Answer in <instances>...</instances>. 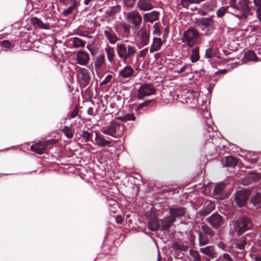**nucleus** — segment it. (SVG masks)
Listing matches in <instances>:
<instances>
[{
	"instance_id": "45",
	"label": "nucleus",
	"mask_w": 261,
	"mask_h": 261,
	"mask_svg": "<svg viewBox=\"0 0 261 261\" xmlns=\"http://www.w3.org/2000/svg\"><path fill=\"white\" fill-rule=\"evenodd\" d=\"M228 8H230L229 6L228 7H221L218 9L217 11V16L218 17H222L227 12Z\"/></svg>"
},
{
	"instance_id": "30",
	"label": "nucleus",
	"mask_w": 261,
	"mask_h": 261,
	"mask_svg": "<svg viewBox=\"0 0 261 261\" xmlns=\"http://www.w3.org/2000/svg\"><path fill=\"white\" fill-rule=\"evenodd\" d=\"M116 119L123 122H125L128 121H135L136 118L134 114L127 113L124 116L117 117Z\"/></svg>"
},
{
	"instance_id": "29",
	"label": "nucleus",
	"mask_w": 261,
	"mask_h": 261,
	"mask_svg": "<svg viewBox=\"0 0 261 261\" xmlns=\"http://www.w3.org/2000/svg\"><path fill=\"white\" fill-rule=\"evenodd\" d=\"M107 204L109 210L113 213H115L118 207V202L113 199H110L108 200Z\"/></svg>"
},
{
	"instance_id": "50",
	"label": "nucleus",
	"mask_w": 261,
	"mask_h": 261,
	"mask_svg": "<svg viewBox=\"0 0 261 261\" xmlns=\"http://www.w3.org/2000/svg\"><path fill=\"white\" fill-rule=\"evenodd\" d=\"M252 182L251 180V179L248 174L246 176H245L241 179V183L242 184V185L244 186L249 185L251 184Z\"/></svg>"
},
{
	"instance_id": "34",
	"label": "nucleus",
	"mask_w": 261,
	"mask_h": 261,
	"mask_svg": "<svg viewBox=\"0 0 261 261\" xmlns=\"http://www.w3.org/2000/svg\"><path fill=\"white\" fill-rule=\"evenodd\" d=\"M190 59L192 63H195L199 60V48L198 47H196L192 49Z\"/></svg>"
},
{
	"instance_id": "40",
	"label": "nucleus",
	"mask_w": 261,
	"mask_h": 261,
	"mask_svg": "<svg viewBox=\"0 0 261 261\" xmlns=\"http://www.w3.org/2000/svg\"><path fill=\"white\" fill-rule=\"evenodd\" d=\"M82 80L84 82L85 84H88L90 79L89 72L86 69L83 70L81 71Z\"/></svg>"
},
{
	"instance_id": "7",
	"label": "nucleus",
	"mask_w": 261,
	"mask_h": 261,
	"mask_svg": "<svg viewBox=\"0 0 261 261\" xmlns=\"http://www.w3.org/2000/svg\"><path fill=\"white\" fill-rule=\"evenodd\" d=\"M126 20L133 29H136L141 24L142 18L139 12L136 10H134L127 13Z\"/></svg>"
},
{
	"instance_id": "62",
	"label": "nucleus",
	"mask_w": 261,
	"mask_h": 261,
	"mask_svg": "<svg viewBox=\"0 0 261 261\" xmlns=\"http://www.w3.org/2000/svg\"><path fill=\"white\" fill-rule=\"evenodd\" d=\"M187 64H185L182 67H181L179 70H177L176 71V72L178 73H181L182 72H183L186 68H187Z\"/></svg>"
},
{
	"instance_id": "51",
	"label": "nucleus",
	"mask_w": 261,
	"mask_h": 261,
	"mask_svg": "<svg viewBox=\"0 0 261 261\" xmlns=\"http://www.w3.org/2000/svg\"><path fill=\"white\" fill-rule=\"evenodd\" d=\"M57 142V140L55 139H48L44 142H42L43 144L44 145L45 148L46 149V147L50 145H53L56 144Z\"/></svg>"
},
{
	"instance_id": "56",
	"label": "nucleus",
	"mask_w": 261,
	"mask_h": 261,
	"mask_svg": "<svg viewBox=\"0 0 261 261\" xmlns=\"http://www.w3.org/2000/svg\"><path fill=\"white\" fill-rule=\"evenodd\" d=\"M122 28L125 33H128L130 31V24L123 23L122 25Z\"/></svg>"
},
{
	"instance_id": "14",
	"label": "nucleus",
	"mask_w": 261,
	"mask_h": 261,
	"mask_svg": "<svg viewBox=\"0 0 261 261\" xmlns=\"http://www.w3.org/2000/svg\"><path fill=\"white\" fill-rule=\"evenodd\" d=\"M169 210V216L175 220L176 218L184 216L185 213L184 208L180 206L170 207Z\"/></svg>"
},
{
	"instance_id": "54",
	"label": "nucleus",
	"mask_w": 261,
	"mask_h": 261,
	"mask_svg": "<svg viewBox=\"0 0 261 261\" xmlns=\"http://www.w3.org/2000/svg\"><path fill=\"white\" fill-rule=\"evenodd\" d=\"M153 28L154 29V31H153V33L154 34H157L158 35H160V31L159 30V25L158 24V23H157V22L155 23L153 25Z\"/></svg>"
},
{
	"instance_id": "61",
	"label": "nucleus",
	"mask_w": 261,
	"mask_h": 261,
	"mask_svg": "<svg viewBox=\"0 0 261 261\" xmlns=\"http://www.w3.org/2000/svg\"><path fill=\"white\" fill-rule=\"evenodd\" d=\"M148 51V48H146L140 51L139 56L144 57Z\"/></svg>"
},
{
	"instance_id": "59",
	"label": "nucleus",
	"mask_w": 261,
	"mask_h": 261,
	"mask_svg": "<svg viewBox=\"0 0 261 261\" xmlns=\"http://www.w3.org/2000/svg\"><path fill=\"white\" fill-rule=\"evenodd\" d=\"M222 256L227 261H233L230 255L227 253H223Z\"/></svg>"
},
{
	"instance_id": "4",
	"label": "nucleus",
	"mask_w": 261,
	"mask_h": 261,
	"mask_svg": "<svg viewBox=\"0 0 261 261\" xmlns=\"http://www.w3.org/2000/svg\"><path fill=\"white\" fill-rule=\"evenodd\" d=\"M254 236V233L249 232L234 240L233 243L234 248L241 250L240 253L243 256H245L247 254V251H246V247L251 245Z\"/></svg>"
},
{
	"instance_id": "55",
	"label": "nucleus",
	"mask_w": 261,
	"mask_h": 261,
	"mask_svg": "<svg viewBox=\"0 0 261 261\" xmlns=\"http://www.w3.org/2000/svg\"><path fill=\"white\" fill-rule=\"evenodd\" d=\"M217 245H218V247L219 248H220L221 249H222V250H223L224 251H227V249H226L227 246H226V244L224 243V242H220L218 243Z\"/></svg>"
},
{
	"instance_id": "9",
	"label": "nucleus",
	"mask_w": 261,
	"mask_h": 261,
	"mask_svg": "<svg viewBox=\"0 0 261 261\" xmlns=\"http://www.w3.org/2000/svg\"><path fill=\"white\" fill-rule=\"evenodd\" d=\"M206 221L213 228L216 229L222 227L224 223V218L217 212L206 218Z\"/></svg>"
},
{
	"instance_id": "31",
	"label": "nucleus",
	"mask_w": 261,
	"mask_h": 261,
	"mask_svg": "<svg viewBox=\"0 0 261 261\" xmlns=\"http://www.w3.org/2000/svg\"><path fill=\"white\" fill-rule=\"evenodd\" d=\"M171 247L174 250H178L181 251L186 252L188 249L187 245L181 244L178 243L177 242H173L171 244Z\"/></svg>"
},
{
	"instance_id": "32",
	"label": "nucleus",
	"mask_w": 261,
	"mask_h": 261,
	"mask_svg": "<svg viewBox=\"0 0 261 261\" xmlns=\"http://www.w3.org/2000/svg\"><path fill=\"white\" fill-rule=\"evenodd\" d=\"M70 41L75 48L83 47L85 45V41L78 37L71 38Z\"/></svg>"
},
{
	"instance_id": "19",
	"label": "nucleus",
	"mask_w": 261,
	"mask_h": 261,
	"mask_svg": "<svg viewBox=\"0 0 261 261\" xmlns=\"http://www.w3.org/2000/svg\"><path fill=\"white\" fill-rule=\"evenodd\" d=\"M225 185L223 183L217 184L214 189V195L216 198L222 199L224 194Z\"/></svg>"
},
{
	"instance_id": "18",
	"label": "nucleus",
	"mask_w": 261,
	"mask_h": 261,
	"mask_svg": "<svg viewBox=\"0 0 261 261\" xmlns=\"http://www.w3.org/2000/svg\"><path fill=\"white\" fill-rule=\"evenodd\" d=\"M249 202L256 209L260 208L261 207V193L256 192L251 197Z\"/></svg>"
},
{
	"instance_id": "16",
	"label": "nucleus",
	"mask_w": 261,
	"mask_h": 261,
	"mask_svg": "<svg viewBox=\"0 0 261 261\" xmlns=\"http://www.w3.org/2000/svg\"><path fill=\"white\" fill-rule=\"evenodd\" d=\"M77 63L81 65H85L87 64L89 60V55L87 53L80 51L76 55Z\"/></svg>"
},
{
	"instance_id": "6",
	"label": "nucleus",
	"mask_w": 261,
	"mask_h": 261,
	"mask_svg": "<svg viewBox=\"0 0 261 261\" xmlns=\"http://www.w3.org/2000/svg\"><path fill=\"white\" fill-rule=\"evenodd\" d=\"M199 37L198 31L193 28H190L184 33L181 41L189 47H192L197 44Z\"/></svg>"
},
{
	"instance_id": "41",
	"label": "nucleus",
	"mask_w": 261,
	"mask_h": 261,
	"mask_svg": "<svg viewBox=\"0 0 261 261\" xmlns=\"http://www.w3.org/2000/svg\"><path fill=\"white\" fill-rule=\"evenodd\" d=\"M197 233L198 234V240L199 244L200 246H204L208 243V240L207 238H205V237L202 234V233L197 231Z\"/></svg>"
},
{
	"instance_id": "13",
	"label": "nucleus",
	"mask_w": 261,
	"mask_h": 261,
	"mask_svg": "<svg viewBox=\"0 0 261 261\" xmlns=\"http://www.w3.org/2000/svg\"><path fill=\"white\" fill-rule=\"evenodd\" d=\"M174 221L175 220H173V218L170 217L169 215L160 219V230L162 231L169 230Z\"/></svg>"
},
{
	"instance_id": "43",
	"label": "nucleus",
	"mask_w": 261,
	"mask_h": 261,
	"mask_svg": "<svg viewBox=\"0 0 261 261\" xmlns=\"http://www.w3.org/2000/svg\"><path fill=\"white\" fill-rule=\"evenodd\" d=\"M93 133L89 132L87 130H83L82 134L81 135V137L85 142H88L90 140V138L92 136Z\"/></svg>"
},
{
	"instance_id": "17",
	"label": "nucleus",
	"mask_w": 261,
	"mask_h": 261,
	"mask_svg": "<svg viewBox=\"0 0 261 261\" xmlns=\"http://www.w3.org/2000/svg\"><path fill=\"white\" fill-rule=\"evenodd\" d=\"M148 228L150 230L155 231L159 229L160 230V220L156 217H151L149 218L148 222Z\"/></svg>"
},
{
	"instance_id": "33",
	"label": "nucleus",
	"mask_w": 261,
	"mask_h": 261,
	"mask_svg": "<svg viewBox=\"0 0 261 261\" xmlns=\"http://www.w3.org/2000/svg\"><path fill=\"white\" fill-rule=\"evenodd\" d=\"M31 21L33 24L36 25L41 29H48L47 25L44 24L39 18H37V17H32L31 19Z\"/></svg>"
},
{
	"instance_id": "28",
	"label": "nucleus",
	"mask_w": 261,
	"mask_h": 261,
	"mask_svg": "<svg viewBox=\"0 0 261 261\" xmlns=\"http://www.w3.org/2000/svg\"><path fill=\"white\" fill-rule=\"evenodd\" d=\"M95 143L97 145L100 147H105L109 146L110 144V141L106 140L101 136H99L97 133H95Z\"/></svg>"
},
{
	"instance_id": "64",
	"label": "nucleus",
	"mask_w": 261,
	"mask_h": 261,
	"mask_svg": "<svg viewBox=\"0 0 261 261\" xmlns=\"http://www.w3.org/2000/svg\"><path fill=\"white\" fill-rule=\"evenodd\" d=\"M168 33H169V30H168V28L167 27L164 30V32L163 35V37L164 38H166L168 35Z\"/></svg>"
},
{
	"instance_id": "42",
	"label": "nucleus",
	"mask_w": 261,
	"mask_h": 261,
	"mask_svg": "<svg viewBox=\"0 0 261 261\" xmlns=\"http://www.w3.org/2000/svg\"><path fill=\"white\" fill-rule=\"evenodd\" d=\"M201 228L205 234L207 235L210 237L214 236L215 233L214 231L208 226L206 225H203L202 226Z\"/></svg>"
},
{
	"instance_id": "46",
	"label": "nucleus",
	"mask_w": 261,
	"mask_h": 261,
	"mask_svg": "<svg viewBox=\"0 0 261 261\" xmlns=\"http://www.w3.org/2000/svg\"><path fill=\"white\" fill-rule=\"evenodd\" d=\"M190 255L193 258V261H201L200 255L198 251L196 250H190Z\"/></svg>"
},
{
	"instance_id": "26",
	"label": "nucleus",
	"mask_w": 261,
	"mask_h": 261,
	"mask_svg": "<svg viewBox=\"0 0 261 261\" xmlns=\"http://www.w3.org/2000/svg\"><path fill=\"white\" fill-rule=\"evenodd\" d=\"M238 161L236 158L232 155H228L223 161V165L225 167H232L237 165Z\"/></svg>"
},
{
	"instance_id": "22",
	"label": "nucleus",
	"mask_w": 261,
	"mask_h": 261,
	"mask_svg": "<svg viewBox=\"0 0 261 261\" xmlns=\"http://www.w3.org/2000/svg\"><path fill=\"white\" fill-rule=\"evenodd\" d=\"M30 149L38 154H43L46 151L42 142L32 145Z\"/></svg>"
},
{
	"instance_id": "39",
	"label": "nucleus",
	"mask_w": 261,
	"mask_h": 261,
	"mask_svg": "<svg viewBox=\"0 0 261 261\" xmlns=\"http://www.w3.org/2000/svg\"><path fill=\"white\" fill-rule=\"evenodd\" d=\"M0 47L2 48V49L0 50H7L8 49L10 48H13V45L11 44L10 42L8 40H5L2 41H0Z\"/></svg>"
},
{
	"instance_id": "63",
	"label": "nucleus",
	"mask_w": 261,
	"mask_h": 261,
	"mask_svg": "<svg viewBox=\"0 0 261 261\" xmlns=\"http://www.w3.org/2000/svg\"><path fill=\"white\" fill-rule=\"evenodd\" d=\"M187 1H189V0H181V5L183 7L187 8L188 7V5L187 4Z\"/></svg>"
},
{
	"instance_id": "38",
	"label": "nucleus",
	"mask_w": 261,
	"mask_h": 261,
	"mask_svg": "<svg viewBox=\"0 0 261 261\" xmlns=\"http://www.w3.org/2000/svg\"><path fill=\"white\" fill-rule=\"evenodd\" d=\"M212 120L210 119H208L206 121V129L207 132V134H205L206 136H208L211 139L213 138L214 137V132L215 131L214 128L211 126L210 124L208 123L210 122H211Z\"/></svg>"
},
{
	"instance_id": "35",
	"label": "nucleus",
	"mask_w": 261,
	"mask_h": 261,
	"mask_svg": "<svg viewBox=\"0 0 261 261\" xmlns=\"http://www.w3.org/2000/svg\"><path fill=\"white\" fill-rule=\"evenodd\" d=\"M77 1L73 0V3L66 9H65L63 11V14L64 16H67L69 14H71L73 11L75 9L76 5H77Z\"/></svg>"
},
{
	"instance_id": "1",
	"label": "nucleus",
	"mask_w": 261,
	"mask_h": 261,
	"mask_svg": "<svg viewBox=\"0 0 261 261\" xmlns=\"http://www.w3.org/2000/svg\"><path fill=\"white\" fill-rule=\"evenodd\" d=\"M229 226V234L233 237L234 234H236L237 237H240L247 231L253 229L254 225L251 218L243 215L231 220Z\"/></svg>"
},
{
	"instance_id": "15",
	"label": "nucleus",
	"mask_w": 261,
	"mask_h": 261,
	"mask_svg": "<svg viewBox=\"0 0 261 261\" xmlns=\"http://www.w3.org/2000/svg\"><path fill=\"white\" fill-rule=\"evenodd\" d=\"M159 12L157 11H152L143 15V20L145 22L152 23L159 19Z\"/></svg>"
},
{
	"instance_id": "37",
	"label": "nucleus",
	"mask_w": 261,
	"mask_h": 261,
	"mask_svg": "<svg viewBox=\"0 0 261 261\" xmlns=\"http://www.w3.org/2000/svg\"><path fill=\"white\" fill-rule=\"evenodd\" d=\"M248 174L252 182H256L261 179L260 174L254 171H249Z\"/></svg>"
},
{
	"instance_id": "21",
	"label": "nucleus",
	"mask_w": 261,
	"mask_h": 261,
	"mask_svg": "<svg viewBox=\"0 0 261 261\" xmlns=\"http://www.w3.org/2000/svg\"><path fill=\"white\" fill-rule=\"evenodd\" d=\"M163 45V41L160 38L154 37L151 46L150 47V52H153L159 50Z\"/></svg>"
},
{
	"instance_id": "49",
	"label": "nucleus",
	"mask_w": 261,
	"mask_h": 261,
	"mask_svg": "<svg viewBox=\"0 0 261 261\" xmlns=\"http://www.w3.org/2000/svg\"><path fill=\"white\" fill-rule=\"evenodd\" d=\"M215 55V53L212 48H208L205 50V56L207 58H212Z\"/></svg>"
},
{
	"instance_id": "8",
	"label": "nucleus",
	"mask_w": 261,
	"mask_h": 261,
	"mask_svg": "<svg viewBox=\"0 0 261 261\" xmlns=\"http://www.w3.org/2000/svg\"><path fill=\"white\" fill-rule=\"evenodd\" d=\"M236 205L239 207H242L247 204L248 198L249 193L247 191L242 190L236 191L233 196Z\"/></svg>"
},
{
	"instance_id": "47",
	"label": "nucleus",
	"mask_w": 261,
	"mask_h": 261,
	"mask_svg": "<svg viewBox=\"0 0 261 261\" xmlns=\"http://www.w3.org/2000/svg\"><path fill=\"white\" fill-rule=\"evenodd\" d=\"M63 133L65 135L66 137L68 139H71L73 137V133L68 126H65L62 129Z\"/></svg>"
},
{
	"instance_id": "60",
	"label": "nucleus",
	"mask_w": 261,
	"mask_h": 261,
	"mask_svg": "<svg viewBox=\"0 0 261 261\" xmlns=\"http://www.w3.org/2000/svg\"><path fill=\"white\" fill-rule=\"evenodd\" d=\"M228 70L226 69H223L219 70L215 72V75H218L220 73L223 74L226 73L228 71Z\"/></svg>"
},
{
	"instance_id": "36",
	"label": "nucleus",
	"mask_w": 261,
	"mask_h": 261,
	"mask_svg": "<svg viewBox=\"0 0 261 261\" xmlns=\"http://www.w3.org/2000/svg\"><path fill=\"white\" fill-rule=\"evenodd\" d=\"M105 62V56L100 54L97 56L94 62V66L96 69H99Z\"/></svg>"
},
{
	"instance_id": "24",
	"label": "nucleus",
	"mask_w": 261,
	"mask_h": 261,
	"mask_svg": "<svg viewBox=\"0 0 261 261\" xmlns=\"http://www.w3.org/2000/svg\"><path fill=\"white\" fill-rule=\"evenodd\" d=\"M140 41L143 46L148 44L149 40V33L145 30H141L140 31Z\"/></svg>"
},
{
	"instance_id": "23",
	"label": "nucleus",
	"mask_w": 261,
	"mask_h": 261,
	"mask_svg": "<svg viewBox=\"0 0 261 261\" xmlns=\"http://www.w3.org/2000/svg\"><path fill=\"white\" fill-rule=\"evenodd\" d=\"M200 251L204 254L214 258L216 257V252L215 247L213 246H208L199 249Z\"/></svg>"
},
{
	"instance_id": "12",
	"label": "nucleus",
	"mask_w": 261,
	"mask_h": 261,
	"mask_svg": "<svg viewBox=\"0 0 261 261\" xmlns=\"http://www.w3.org/2000/svg\"><path fill=\"white\" fill-rule=\"evenodd\" d=\"M119 127L120 125L118 123L115 122H111L103 128L101 132L104 134L116 137V132Z\"/></svg>"
},
{
	"instance_id": "44",
	"label": "nucleus",
	"mask_w": 261,
	"mask_h": 261,
	"mask_svg": "<svg viewBox=\"0 0 261 261\" xmlns=\"http://www.w3.org/2000/svg\"><path fill=\"white\" fill-rule=\"evenodd\" d=\"M106 51L107 53L109 61L111 63H112L115 55L114 49L112 48H106Z\"/></svg>"
},
{
	"instance_id": "2",
	"label": "nucleus",
	"mask_w": 261,
	"mask_h": 261,
	"mask_svg": "<svg viewBox=\"0 0 261 261\" xmlns=\"http://www.w3.org/2000/svg\"><path fill=\"white\" fill-rule=\"evenodd\" d=\"M249 0H229V7L232 10V14L239 19H244L251 15L249 7Z\"/></svg>"
},
{
	"instance_id": "52",
	"label": "nucleus",
	"mask_w": 261,
	"mask_h": 261,
	"mask_svg": "<svg viewBox=\"0 0 261 261\" xmlns=\"http://www.w3.org/2000/svg\"><path fill=\"white\" fill-rule=\"evenodd\" d=\"M112 78V76L111 74H108L106 76V77L105 78L104 80H103L100 84V86H103L106 85L107 83H108L111 80Z\"/></svg>"
},
{
	"instance_id": "53",
	"label": "nucleus",
	"mask_w": 261,
	"mask_h": 261,
	"mask_svg": "<svg viewBox=\"0 0 261 261\" xmlns=\"http://www.w3.org/2000/svg\"><path fill=\"white\" fill-rule=\"evenodd\" d=\"M152 100H145L144 101V102L141 103H139L136 110V111H137L138 110H140L141 109H142L143 108L147 106L151 101H152Z\"/></svg>"
},
{
	"instance_id": "11",
	"label": "nucleus",
	"mask_w": 261,
	"mask_h": 261,
	"mask_svg": "<svg viewBox=\"0 0 261 261\" xmlns=\"http://www.w3.org/2000/svg\"><path fill=\"white\" fill-rule=\"evenodd\" d=\"M155 8L154 0H137L136 8L140 11H150Z\"/></svg>"
},
{
	"instance_id": "57",
	"label": "nucleus",
	"mask_w": 261,
	"mask_h": 261,
	"mask_svg": "<svg viewBox=\"0 0 261 261\" xmlns=\"http://www.w3.org/2000/svg\"><path fill=\"white\" fill-rule=\"evenodd\" d=\"M78 112H79V109L76 107H75L70 114V118H75L77 116Z\"/></svg>"
},
{
	"instance_id": "58",
	"label": "nucleus",
	"mask_w": 261,
	"mask_h": 261,
	"mask_svg": "<svg viewBox=\"0 0 261 261\" xmlns=\"http://www.w3.org/2000/svg\"><path fill=\"white\" fill-rule=\"evenodd\" d=\"M254 6L257 8V10L261 9V0H253Z\"/></svg>"
},
{
	"instance_id": "27",
	"label": "nucleus",
	"mask_w": 261,
	"mask_h": 261,
	"mask_svg": "<svg viewBox=\"0 0 261 261\" xmlns=\"http://www.w3.org/2000/svg\"><path fill=\"white\" fill-rule=\"evenodd\" d=\"M214 204L212 203H208L204 205L202 208L199 211V215L201 216H206L208 215L214 209Z\"/></svg>"
},
{
	"instance_id": "5",
	"label": "nucleus",
	"mask_w": 261,
	"mask_h": 261,
	"mask_svg": "<svg viewBox=\"0 0 261 261\" xmlns=\"http://www.w3.org/2000/svg\"><path fill=\"white\" fill-rule=\"evenodd\" d=\"M116 51L123 63H127V60L134 56L136 51L135 47L124 43L117 44Z\"/></svg>"
},
{
	"instance_id": "20",
	"label": "nucleus",
	"mask_w": 261,
	"mask_h": 261,
	"mask_svg": "<svg viewBox=\"0 0 261 261\" xmlns=\"http://www.w3.org/2000/svg\"><path fill=\"white\" fill-rule=\"evenodd\" d=\"M134 72V70L130 66H126L119 71V76L122 79L129 78L133 75Z\"/></svg>"
},
{
	"instance_id": "25",
	"label": "nucleus",
	"mask_w": 261,
	"mask_h": 261,
	"mask_svg": "<svg viewBox=\"0 0 261 261\" xmlns=\"http://www.w3.org/2000/svg\"><path fill=\"white\" fill-rule=\"evenodd\" d=\"M258 60V58L252 50H248L246 51L244 55L242 60L244 63L247 62L248 61H256Z\"/></svg>"
},
{
	"instance_id": "3",
	"label": "nucleus",
	"mask_w": 261,
	"mask_h": 261,
	"mask_svg": "<svg viewBox=\"0 0 261 261\" xmlns=\"http://www.w3.org/2000/svg\"><path fill=\"white\" fill-rule=\"evenodd\" d=\"M214 17V15H212L196 19L195 24L203 32V35L205 37L211 36L216 29Z\"/></svg>"
},
{
	"instance_id": "10",
	"label": "nucleus",
	"mask_w": 261,
	"mask_h": 261,
	"mask_svg": "<svg viewBox=\"0 0 261 261\" xmlns=\"http://www.w3.org/2000/svg\"><path fill=\"white\" fill-rule=\"evenodd\" d=\"M156 92V89L150 83H146L142 85L138 90V98L142 99L145 96L153 95Z\"/></svg>"
},
{
	"instance_id": "48",
	"label": "nucleus",
	"mask_w": 261,
	"mask_h": 261,
	"mask_svg": "<svg viewBox=\"0 0 261 261\" xmlns=\"http://www.w3.org/2000/svg\"><path fill=\"white\" fill-rule=\"evenodd\" d=\"M121 10V7L119 5H116L114 6L110 7L109 10V14L110 15H114L119 12Z\"/></svg>"
}]
</instances>
